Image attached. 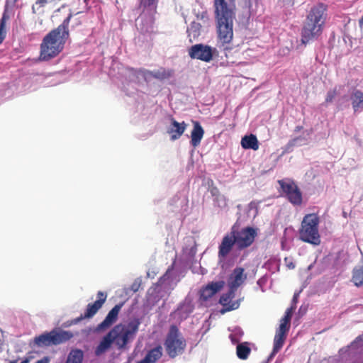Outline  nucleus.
I'll use <instances>...</instances> for the list:
<instances>
[{"label":"nucleus","instance_id":"1","mask_svg":"<svg viewBox=\"0 0 363 363\" xmlns=\"http://www.w3.org/2000/svg\"><path fill=\"white\" fill-rule=\"evenodd\" d=\"M233 0H214L215 16L218 34V44L225 51L230 50L228 45L233 38V19L235 5Z\"/></svg>","mask_w":363,"mask_h":363},{"label":"nucleus","instance_id":"2","mask_svg":"<svg viewBox=\"0 0 363 363\" xmlns=\"http://www.w3.org/2000/svg\"><path fill=\"white\" fill-rule=\"evenodd\" d=\"M72 14H69L57 28L49 32L40 44V60L48 61L63 50L64 45L69 36V24Z\"/></svg>","mask_w":363,"mask_h":363},{"label":"nucleus","instance_id":"3","mask_svg":"<svg viewBox=\"0 0 363 363\" xmlns=\"http://www.w3.org/2000/svg\"><path fill=\"white\" fill-rule=\"evenodd\" d=\"M326 16V6L324 4H318L311 9L301 28V44L306 45L321 36Z\"/></svg>","mask_w":363,"mask_h":363},{"label":"nucleus","instance_id":"4","mask_svg":"<svg viewBox=\"0 0 363 363\" xmlns=\"http://www.w3.org/2000/svg\"><path fill=\"white\" fill-rule=\"evenodd\" d=\"M140 325V320L134 318L130 321L116 325L109 331L118 350H127L128 348V345L136 337Z\"/></svg>","mask_w":363,"mask_h":363},{"label":"nucleus","instance_id":"5","mask_svg":"<svg viewBox=\"0 0 363 363\" xmlns=\"http://www.w3.org/2000/svg\"><path fill=\"white\" fill-rule=\"evenodd\" d=\"M319 217L315 213L306 214L301 222L299 229V238L305 242L314 245L320 243V237L318 232Z\"/></svg>","mask_w":363,"mask_h":363},{"label":"nucleus","instance_id":"6","mask_svg":"<svg viewBox=\"0 0 363 363\" xmlns=\"http://www.w3.org/2000/svg\"><path fill=\"white\" fill-rule=\"evenodd\" d=\"M157 0H140L142 13L136 20L138 30L143 35L154 33Z\"/></svg>","mask_w":363,"mask_h":363},{"label":"nucleus","instance_id":"7","mask_svg":"<svg viewBox=\"0 0 363 363\" xmlns=\"http://www.w3.org/2000/svg\"><path fill=\"white\" fill-rule=\"evenodd\" d=\"M164 345L169 357L174 358L183 354L186 347V342L177 326L172 325L169 328Z\"/></svg>","mask_w":363,"mask_h":363},{"label":"nucleus","instance_id":"8","mask_svg":"<svg viewBox=\"0 0 363 363\" xmlns=\"http://www.w3.org/2000/svg\"><path fill=\"white\" fill-rule=\"evenodd\" d=\"M73 333L70 331L52 330L50 333H43L34 338V344L38 347L57 345L72 338Z\"/></svg>","mask_w":363,"mask_h":363},{"label":"nucleus","instance_id":"9","mask_svg":"<svg viewBox=\"0 0 363 363\" xmlns=\"http://www.w3.org/2000/svg\"><path fill=\"white\" fill-rule=\"evenodd\" d=\"M277 182L281 189L279 192L290 203L294 206H301L303 204V194L294 180L284 179L278 180Z\"/></svg>","mask_w":363,"mask_h":363},{"label":"nucleus","instance_id":"10","mask_svg":"<svg viewBox=\"0 0 363 363\" xmlns=\"http://www.w3.org/2000/svg\"><path fill=\"white\" fill-rule=\"evenodd\" d=\"M230 233L236 240V248L238 250L250 247L257 236L256 230L252 227H246L238 230L235 225L231 228Z\"/></svg>","mask_w":363,"mask_h":363},{"label":"nucleus","instance_id":"11","mask_svg":"<svg viewBox=\"0 0 363 363\" xmlns=\"http://www.w3.org/2000/svg\"><path fill=\"white\" fill-rule=\"evenodd\" d=\"M188 52L191 59L209 62L213 60L214 55L217 52V50L208 45L199 43L192 45L189 48Z\"/></svg>","mask_w":363,"mask_h":363},{"label":"nucleus","instance_id":"12","mask_svg":"<svg viewBox=\"0 0 363 363\" xmlns=\"http://www.w3.org/2000/svg\"><path fill=\"white\" fill-rule=\"evenodd\" d=\"M107 298V294L103 291H98L97 300L92 303H89L84 314L72 320V324H77L83 319L92 318L102 307Z\"/></svg>","mask_w":363,"mask_h":363},{"label":"nucleus","instance_id":"13","mask_svg":"<svg viewBox=\"0 0 363 363\" xmlns=\"http://www.w3.org/2000/svg\"><path fill=\"white\" fill-rule=\"evenodd\" d=\"M124 303L116 304L107 314L105 319L99 323L96 327V331L102 332L109 328L113 323H115L118 317L119 312L122 308Z\"/></svg>","mask_w":363,"mask_h":363},{"label":"nucleus","instance_id":"14","mask_svg":"<svg viewBox=\"0 0 363 363\" xmlns=\"http://www.w3.org/2000/svg\"><path fill=\"white\" fill-rule=\"evenodd\" d=\"M235 291L229 288L228 291L220 296L219 303L223 306V308L220 310L221 313L223 314L239 308L240 301L238 300L233 301Z\"/></svg>","mask_w":363,"mask_h":363},{"label":"nucleus","instance_id":"15","mask_svg":"<svg viewBox=\"0 0 363 363\" xmlns=\"http://www.w3.org/2000/svg\"><path fill=\"white\" fill-rule=\"evenodd\" d=\"M170 122L171 124L167 128V133L169 135L170 140L174 141L179 139L184 134L187 128V124L184 121L179 123L173 117H171Z\"/></svg>","mask_w":363,"mask_h":363},{"label":"nucleus","instance_id":"16","mask_svg":"<svg viewBox=\"0 0 363 363\" xmlns=\"http://www.w3.org/2000/svg\"><path fill=\"white\" fill-rule=\"evenodd\" d=\"M224 281H216L208 284L200 290V299L206 301L213 297L217 292L220 291L224 286Z\"/></svg>","mask_w":363,"mask_h":363},{"label":"nucleus","instance_id":"17","mask_svg":"<svg viewBox=\"0 0 363 363\" xmlns=\"http://www.w3.org/2000/svg\"><path fill=\"white\" fill-rule=\"evenodd\" d=\"M233 246L236 247V240L230 232L223 238L218 247V257L222 259H225L231 252Z\"/></svg>","mask_w":363,"mask_h":363},{"label":"nucleus","instance_id":"18","mask_svg":"<svg viewBox=\"0 0 363 363\" xmlns=\"http://www.w3.org/2000/svg\"><path fill=\"white\" fill-rule=\"evenodd\" d=\"M242 267H236L233 269L228 278V286L230 289L237 291L238 287L242 284L247 279Z\"/></svg>","mask_w":363,"mask_h":363},{"label":"nucleus","instance_id":"19","mask_svg":"<svg viewBox=\"0 0 363 363\" xmlns=\"http://www.w3.org/2000/svg\"><path fill=\"white\" fill-rule=\"evenodd\" d=\"M204 130L199 121H193L190 143L192 147H198L204 135Z\"/></svg>","mask_w":363,"mask_h":363},{"label":"nucleus","instance_id":"20","mask_svg":"<svg viewBox=\"0 0 363 363\" xmlns=\"http://www.w3.org/2000/svg\"><path fill=\"white\" fill-rule=\"evenodd\" d=\"M350 101L354 112L363 110V91L354 89L350 94Z\"/></svg>","mask_w":363,"mask_h":363},{"label":"nucleus","instance_id":"21","mask_svg":"<svg viewBox=\"0 0 363 363\" xmlns=\"http://www.w3.org/2000/svg\"><path fill=\"white\" fill-rule=\"evenodd\" d=\"M114 344V341L108 332L101 340L98 346L95 349V354L96 356H100L105 353L107 350H108L111 345Z\"/></svg>","mask_w":363,"mask_h":363},{"label":"nucleus","instance_id":"22","mask_svg":"<svg viewBox=\"0 0 363 363\" xmlns=\"http://www.w3.org/2000/svg\"><path fill=\"white\" fill-rule=\"evenodd\" d=\"M241 146L245 150L251 149L257 150L259 149V141L256 135L253 134L247 135L241 139Z\"/></svg>","mask_w":363,"mask_h":363},{"label":"nucleus","instance_id":"23","mask_svg":"<svg viewBox=\"0 0 363 363\" xmlns=\"http://www.w3.org/2000/svg\"><path fill=\"white\" fill-rule=\"evenodd\" d=\"M148 74L155 79L164 80L172 77L174 74V71L172 69L160 67L157 70L149 71Z\"/></svg>","mask_w":363,"mask_h":363},{"label":"nucleus","instance_id":"24","mask_svg":"<svg viewBox=\"0 0 363 363\" xmlns=\"http://www.w3.org/2000/svg\"><path fill=\"white\" fill-rule=\"evenodd\" d=\"M162 355V346L158 345L153 349L150 350L145 357V361L147 363H156V362L161 358Z\"/></svg>","mask_w":363,"mask_h":363},{"label":"nucleus","instance_id":"25","mask_svg":"<svg viewBox=\"0 0 363 363\" xmlns=\"http://www.w3.org/2000/svg\"><path fill=\"white\" fill-rule=\"evenodd\" d=\"M84 352L80 349H74L68 354L65 363H82Z\"/></svg>","mask_w":363,"mask_h":363},{"label":"nucleus","instance_id":"26","mask_svg":"<svg viewBox=\"0 0 363 363\" xmlns=\"http://www.w3.org/2000/svg\"><path fill=\"white\" fill-rule=\"evenodd\" d=\"M351 281L357 287L363 285V265L353 269Z\"/></svg>","mask_w":363,"mask_h":363},{"label":"nucleus","instance_id":"27","mask_svg":"<svg viewBox=\"0 0 363 363\" xmlns=\"http://www.w3.org/2000/svg\"><path fill=\"white\" fill-rule=\"evenodd\" d=\"M251 352V349L247 342L240 343L236 347V354L239 359H247Z\"/></svg>","mask_w":363,"mask_h":363},{"label":"nucleus","instance_id":"28","mask_svg":"<svg viewBox=\"0 0 363 363\" xmlns=\"http://www.w3.org/2000/svg\"><path fill=\"white\" fill-rule=\"evenodd\" d=\"M10 16L8 12L7 7L5 8L4 13L2 14V17L0 20V44L4 41L6 38V22L9 20Z\"/></svg>","mask_w":363,"mask_h":363},{"label":"nucleus","instance_id":"29","mask_svg":"<svg viewBox=\"0 0 363 363\" xmlns=\"http://www.w3.org/2000/svg\"><path fill=\"white\" fill-rule=\"evenodd\" d=\"M214 205L220 208H225L228 206V199L225 196L220 194L213 199Z\"/></svg>","mask_w":363,"mask_h":363},{"label":"nucleus","instance_id":"30","mask_svg":"<svg viewBox=\"0 0 363 363\" xmlns=\"http://www.w3.org/2000/svg\"><path fill=\"white\" fill-rule=\"evenodd\" d=\"M285 340L274 337L273 350L270 355V357L274 356L283 347Z\"/></svg>","mask_w":363,"mask_h":363},{"label":"nucleus","instance_id":"31","mask_svg":"<svg viewBox=\"0 0 363 363\" xmlns=\"http://www.w3.org/2000/svg\"><path fill=\"white\" fill-rule=\"evenodd\" d=\"M336 95H337V91L335 89L329 90L326 94L325 103L328 104V103L333 102V101L335 98Z\"/></svg>","mask_w":363,"mask_h":363},{"label":"nucleus","instance_id":"32","mask_svg":"<svg viewBox=\"0 0 363 363\" xmlns=\"http://www.w3.org/2000/svg\"><path fill=\"white\" fill-rule=\"evenodd\" d=\"M293 310H294L293 307L288 308L285 312L284 316L281 319V320L284 321L285 323H290L291 316H292Z\"/></svg>","mask_w":363,"mask_h":363},{"label":"nucleus","instance_id":"33","mask_svg":"<svg viewBox=\"0 0 363 363\" xmlns=\"http://www.w3.org/2000/svg\"><path fill=\"white\" fill-rule=\"evenodd\" d=\"M209 191L213 199L220 194L218 188L213 184V181H211V185L209 186Z\"/></svg>","mask_w":363,"mask_h":363},{"label":"nucleus","instance_id":"34","mask_svg":"<svg viewBox=\"0 0 363 363\" xmlns=\"http://www.w3.org/2000/svg\"><path fill=\"white\" fill-rule=\"evenodd\" d=\"M290 328V323H285L284 321L280 320V325L277 330L288 333Z\"/></svg>","mask_w":363,"mask_h":363},{"label":"nucleus","instance_id":"35","mask_svg":"<svg viewBox=\"0 0 363 363\" xmlns=\"http://www.w3.org/2000/svg\"><path fill=\"white\" fill-rule=\"evenodd\" d=\"M286 335H287L286 333L277 330L274 337H278L280 339L286 340Z\"/></svg>","mask_w":363,"mask_h":363},{"label":"nucleus","instance_id":"36","mask_svg":"<svg viewBox=\"0 0 363 363\" xmlns=\"http://www.w3.org/2000/svg\"><path fill=\"white\" fill-rule=\"evenodd\" d=\"M47 3L48 0H36L35 5H39L40 6L43 7Z\"/></svg>","mask_w":363,"mask_h":363},{"label":"nucleus","instance_id":"37","mask_svg":"<svg viewBox=\"0 0 363 363\" xmlns=\"http://www.w3.org/2000/svg\"><path fill=\"white\" fill-rule=\"evenodd\" d=\"M50 359L48 357H44L43 358L38 360L35 363H49Z\"/></svg>","mask_w":363,"mask_h":363},{"label":"nucleus","instance_id":"38","mask_svg":"<svg viewBox=\"0 0 363 363\" xmlns=\"http://www.w3.org/2000/svg\"><path fill=\"white\" fill-rule=\"evenodd\" d=\"M298 140H299V138H294V139H293V140H290V141L289 142V143L287 144V146H288V147H291L294 146V145H296V141H297Z\"/></svg>","mask_w":363,"mask_h":363},{"label":"nucleus","instance_id":"39","mask_svg":"<svg viewBox=\"0 0 363 363\" xmlns=\"http://www.w3.org/2000/svg\"><path fill=\"white\" fill-rule=\"evenodd\" d=\"M31 359V357H25L21 363H29ZM10 363H16V361H11Z\"/></svg>","mask_w":363,"mask_h":363},{"label":"nucleus","instance_id":"40","mask_svg":"<svg viewBox=\"0 0 363 363\" xmlns=\"http://www.w3.org/2000/svg\"><path fill=\"white\" fill-rule=\"evenodd\" d=\"M138 288H139V284H136V283H134L133 284V285L131 286V289L134 291V292H136L138 291Z\"/></svg>","mask_w":363,"mask_h":363},{"label":"nucleus","instance_id":"41","mask_svg":"<svg viewBox=\"0 0 363 363\" xmlns=\"http://www.w3.org/2000/svg\"><path fill=\"white\" fill-rule=\"evenodd\" d=\"M298 294H294V296H293V300H292V301H293V303H294V304H296V303H297V301H298Z\"/></svg>","mask_w":363,"mask_h":363},{"label":"nucleus","instance_id":"42","mask_svg":"<svg viewBox=\"0 0 363 363\" xmlns=\"http://www.w3.org/2000/svg\"><path fill=\"white\" fill-rule=\"evenodd\" d=\"M172 269V267L171 268H169L166 273L164 274V276L161 278V279H166V278H168V274L169 272Z\"/></svg>","mask_w":363,"mask_h":363},{"label":"nucleus","instance_id":"43","mask_svg":"<svg viewBox=\"0 0 363 363\" xmlns=\"http://www.w3.org/2000/svg\"><path fill=\"white\" fill-rule=\"evenodd\" d=\"M289 269H294L295 267V264L293 262H291L288 264Z\"/></svg>","mask_w":363,"mask_h":363},{"label":"nucleus","instance_id":"44","mask_svg":"<svg viewBox=\"0 0 363 363\" xmlns=\"http://www.w3.org/2000/svg\"><path fill=\"white\" fill-rule=\"evenodd\" d=\"M32 13L34 14L36 13L35 5H33V6H32Z\"/></svg>","mask_w":363,"mask_h":363},{"label":"nucleus","instance_id":"45","mask_svg":"<svg viewBox=\"0 0 363 363\" xmlns=\"http://www.w3.org/2000/svg\"><path fill=\"white\" fill-rule=\"evenodd\" d=\"M138 363H147V361H145V359L144 358L143 359H142L141 361H140Z\"/></svg>","mask_w":363,"mask_h":363},{"label":"nucleus","instance_id":"46","mask_svg":"<svg viewBox=\"0 0 363 363\" xmlns=\"http://www.w3.org/2000/svg\"><path fill=\"white\" fill-rule=\"evenodd\" d=\"M246 1H247V4H248L249 5H251V0H246Z\"/></svg>","mask_w":363,"mask_h":363},{"label":"nucleus","instance_id":"47","mask_svg":"<svg viewBox=\"0 0 363 363\" xmlns=\"http://www.w3.org/2000/svg\"><path fill=\"white\" fill-rule=\"evenodd\" d=\"M88 0H84V3L87 4Z\"/></svg>","mask_w":363,"mask_h":363}]
</instances>
